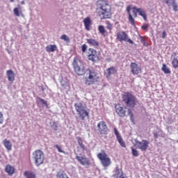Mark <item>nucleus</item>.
Segmentation results:
<instances>
[{"instance_id": "1", "label": "nucleus", "mask_w": 178, "mask_h": 178, "mask_svg": "<svg viewBox=\"0 0 178 178\" xmlns=\"http://www.w3.org/2000/svg\"><path fill=\"white\" fill-rule=\"evenodd\" d=\"M95 13L101 20L112 19V6L108 0H97Z\"/></svg>"}, {"instance_id": "2", "label": "nucleus", "mask_w": 178, "mask_h": 178, "mask_svg": "<svg viewBox=\"0 0 178 178\" xmlns=\"http://www.w3.org/2000/svg\"><path fill=\"white\" fill-rule=\"evenodd\" d=\"M122 102L128 108H131L132 109L137 105V98L130 92H125L122 95Z\"/></svg>"}, {"instance_id": "3", "label": "nucleus", "mask_w": 178, "mask_h": 178, "mask_svg": "<svg viewBox=\"0 0 178 178\" xmlns=\"http://www.w3.org/2000/svg\"><path fill=\"white\" fill-rule=\"evenodd\" d=\"M72 66L74 70L78 76H83L86 73V69L84 68V64L83 60L79 56H76L72 62Z\"/></svg>"}, {"instance_id": "4", "label": "nucleus", "mask_w": 178, "mask_h": 178, "mask_svg": "<svg viewBox=\"0 0 178 178\" xmlns=\"http://www.w3.org/2000/svg\"><path fill=\"white\" fill-rule=\"evenodd\" d=\"M88 76L85 79V84L86 86H92V84H97L99 82V76L98 72L94 70L88 69Z\"/></svg>"}, {"instance_id": "5", "label": "nucleus", "mask_w": 178, "mask_h": 178, "mask_svg": "<svg viewBox=\"0 0 178 178\" xmlns=\"http://www.w3.org/2000/svg\"><path fill=\"white\" fill-rule=\"evenodd\" d=\"M74 106L81 120H85L86 118H90V113L86 109L83 103H75Z\"/></svg>"}, {"instance_id": "6", "label": "nucleus", "mask_w": 178, "mask_h": 178, "mask_svg": "<svg viewBox=\"0 0 178 178\" xmlns=\"http://www.w3.org/2000/svg\"><path fill=\"white\" fill-rule=\"evenodd\" d=\"M98 159L100 161V163L103 168L106 169V168L111 166L112 161H111V158L108 156L105 150H102V152L98 153L97 155Z\"/></svg>"}, {"instance_id": "7", "label": "nucleus", "mask_w": 178, "mask_h": 178, "mask_svg": "<svg viewBox=\"0 0 178 178\" xmlns=\"http://www.w3.org/2000/svg\"><path fill=\"white\" fill-rule=\"evenodd\" d=\"M33 159L36 166H40L45 161V155L41 149H37L33 153Z\"/></svg>"}, {"instance_id": "8", "label": "nucleus", "mask_w": 178, "mask_h": 178, "mask_svg": "<svg viewBox=\"0 0 178 178\" xmlns=\"http://www.w3.org/2000/svg\"><path fill=\"white\" fill-rule=\"evenodd\" d=\"M116 40L117 41H119V42H123V41H124V42H129L131 45L134 44V42L129 38V35L126 33L124 31H121L117 33Z\"/></svg>"}, {"instance_id": "9", "label": "nucleus", "mask_w": 178, "mask_h": 178, "mask_svg": "<svg viewBox=\"0 0 178 178\" xmlns=\"http://www.w3.org/2000/svg\"><path fill=\"white\" fill-rule=\"evenodd\" d=\"M96 131H97V134H100L101 136H105L108 134L109 129H108L106 122H105V121L99 122L96 127Z\"/></svg>"}, {"instance_id": "10", "label": "nucleus", "mask_w": 178, "mask_h": 178, "mask_svg": "<svg viewBox=\"0 0 178 178\" xmlns=\"http://www.w3.org/2000/svg\"><path fill=\"white\" fill-rule=\"evenodd\" d=\"M88 59L94 63H95V62H98V60H99V55L98 54L97 50L92 48H89L88 52Z\"/></svg>"}, {"instance_id": "11", "label": "nucleus", "mask_w": 178, "mask_h": 178, "mask_svg": "<svg viewBox=\"0 0 178 178\" xmlns=\"http://www.w3.org/2000/svg\"><path fill=\"white\" fill-rule=\"evenodd\" d=\"M136 145L140 151H147L149 145V142L147 140H142V141L136 140Z\"/></svg>"}, {"instance_id": "12", "label": "nucleus", "mask_w": 178, "mask_h": 178, "mask_svg": "<svg viewBox=\"0 0 178 178\" xmlns=\"http://www.w3.org/2000/svg\"><path fill=\"white\" fill-rule=\"evenodd\" d=\"M133 13L134 17H137V13H138L139 16H141L143 18V20L147 21V13L143 8H138L136 6L132 8Z\"/></svg>"}, {"instance_id": "13", "label": "nucleus", "mask_w": 178, "mask_h": 178, "mask_svg": "<svg viewBox=\"0 0 178 178\" xmlns=\"http://www.w3.org/2000/svg\"><path fill=\"white\" fill-rule=\"evenodd\" d=\"M75 159H76V161H78L82 165V166H90V165H91L90 159L86 157V156H81V154H76L75 156Z\"/></svg>"}, {"instance_id": "14", "label": "nucleus", "mask_w": 178, "mask_h": 178, "mask_svg": "<svg viewBox=\"0 0 178 178\" xmlns=\"http://www.w3.org/2000/svg\"><path fill=\"white\" fill-rule=\"evenodd\" d=\"M130 68L131 72L132 73V74H134V76H137L140 74V73H141L142 72L141 67L138 66V64L136 63H131Z\"/></svg>"}, {"instance_id": "15", "label": "nucleus", "mask_w": 178, "mask_h": 178, "mask_svg": "<svg viewBox=\"0 0 178 178\" xmlns=\"http://www.w3.org/2000/svg\"><path fill=\"white\" fill-rule=\"evenodd\" d=\"M113 131L116 136L117 141H118L120 145L122 147V148H126V143L124 142V140H123V138H122V136L119 133V131H118V129L116 127H114Z\"/></svg>"}, {"instance_id": "16", "label": "nucleus", "mask_w": 178, "mask_h": 178, "mask_svg": "<svg viewBox=\"0 0 178 178\" xmlns=\"http://www.w3.org/2000/svg\"><path fill=\"white\" fill-rule=\"evenodd\" d=\"M167 6H172V9L175 12H178V5L176 3V0H163Z\"/></svg>"}, {"instance_id": "17", "label": "nucleus", "mask_w": 178, "mask_h": 178, "mask_svg": "<svg viewBox=\"0 0 178 178\" xmlns=\"http://www.w3.org/2000/svg\"><path fill=\"white\" fill-rule=\"evenodd\" d=\"M115 108L116 113L121 118H124V116H126V110L120 106V104H115Z\"/></svg>"}, {"instance_id": "18", "label": "nucleus", "mask_w": 178, "mask_h": 178, "mask_svg": "<svg viewBox=\"0 0 178 178\" xmlns=\"http://www.w3.org/2000/svg\"><path fill=\"white\" fill-rule=\"evenodd\" d=\"M116 73H118V70L115 67H110L104 72V76L106 79H109L112 74H116Z\"/></svg>"}, {"instance_id": "19", "label": "nucleus", "mask_w": 178, "mask_h": 178, "mask_svg": "<svg viewBox=\"0 0 178 178\" xmlns=\"http://www.w3.org/2000/svg\"><path fill=\"white\" fill-rule=\"evenodd\" d=\"M86 41L87 44H88L90 47H93V48H98L99 47V42H98L95 39L88 38L86 39Z\"/></svg>"}, {"instance_id": "20", "label": "nucleus", "mask_w": 178, "mask_h": 178, "mask_svg": "<svg viewBox=\"0 0 178 178\" xmlns=\"http://www.w3.org/2000/svg\"><path fill=\"white\" fill-rule=\"evenodd\" d=\"M177 53H173V55L171 56V58H173L171 62V65L174 69L178 68V58H176Z\"/></svg>"}, {"instance_id": "21", "label": "nucleus", "mask_w": 178, "mask_h": 178, "mask_svg": "<svg viewBox=\"0 0 178 178\" xmlns=\"http://www.w3.org/2000/svg\"><path fill=\"white\" fill-rule=\"evenodd\" d=\"M14 15L17 16V17L22 16V17H24L23 15V11L22 10V7L20 5H18L17 8H15L13 9Z\"/></svg>"}, {"instance_id": "22", "label": "nucleus", "mask_w": 178, "mask_h": 178, "mask_svg": "<svg viewBox=\"0 0 178 178\" xmlns=\"http://www.w3.org/2000/svg\"><path fill=\"white\" fill-rule=\"evenodd\" d=\"M83 24L85 26L86 30L90 31L91 30V19L90 17H86L83 19Z\"/></svg>"}, {"instance_id": "23", "label": "nucleus", "mask_w": 178, "mask_h": 178, "mask_svg": "<svg viewBox=\"0 0 178 178\" xmlns=\"http://www.w3.org/2000/svg\"><path fill=\"white\" fill-rule=\"evenodd\" d=\"M6 75L8 77V81H13L15 80V72H13V70H9L6 71Z\"/></svg>"}, {"instance_id": "24", "label": "nucleus", "mask_w": 178, "mask_h": 178, "mask_svg": "<svg viewBox=\"0 0 178 178\" xmlns=\"http://www.w3.org/2000/svg\"><path fill=\"white\" fill-rule=\"evenodd\" d=\"M5 172L8 173V176H12L15 173V168L10 165H7L5 168Z\"/></svg>"}, {"instance_id": "25", "label": "nucleus", "mask_w": 178, "mask_h": 178, "mask_svg": "<svg viewBox=\"0 0 178 178\" xmlns=\"http://www.w3.org/2000/svg\"><path fill=\"white\" fill-rule=\"evenodd\" d=\"M113 177L116 178H124V177L123 176V171L122 170V169L118 168H115V172Z\"/></svg>"}, {"instance_id": "26", "label": "nucleus", "mask_w": 178, "mask_h": 178, "mask_svg": "<svg viewBox=\"0 0 178 178\" xmlns=\"http://www.w3.org/2000/svg\"><path fill=\"white\" fill-rule=\"evenodd\" d=\"M3 144L8 151L12 150V143L10 142V140H8V139H5L3 141Z\"/></svg>"}, {"instance_id": "27", "label": "nucleus", "mask_w": 178, "mask_h": 178, "mask_svg": "<svg viewBox=\"0 0 178 178\" xmlns=\"http://www.w3.org/2000/svg\"><path fill=\"white\" fill-rule=\"evenodd\" d=\"M58 49L56 44H49L46 47L47 52H55Z\"/></svg>"}, {"instance_id": "28", "label": "nucleus", "mask_w": 178, "mask_h": 178, "mask_svg": "<svg viewBox=\"0 0 178 178\" xmlns=\"http://www.w3.org/2000/svg\"><path fill=\"white\" fill-rule=\"evenodd\" d=\"M76 140H77L78 144H79V147L81 148L82 151H86V149H87V148L86 147V145H84V143H83V139H81V137L77 136Z\"/></svg>"}, {"instance_id": "29", "label": "nucleus", "mask_w": 178, "mask_h": 178, "mask_svg": "<svg viewBox=\"0 0 178 178\" xmlns=\"http://www.w3.org/2000/svg\"><path fill=\"white\" fill-rule=\"evenodd\" d=\"M161 70L162 72H163V73H165V74H170L171 73L170 69L168 67V65H166V64H163Z\"/></svg>"}, {"instance_id": "30", "label": "nucleus", "mask_w": 178, "mask_h": 178, "mask_svg": "<svg viewBox=\"0 0 178 178\" xmlns=\"http://www.w3.org/2000/svg\"><path fill=\"white\" fill-rule=\"evenodd\" d=\"M24 175L26 178H35V175L30 171H25Z\"/></svg>"}, {"instance_id": "31", "label": "nucleus", "mask_w": 178, "mask_h": 178, "mask_svg": "<svg viewBox=\"0 0 178 178\" xmlns=\"http://www.w3.org/2000/svg\"><path fill=\"white\" fill-rule=\"evenodd\" d=\"M37 102L38 104H41V105H44V106H48V102L40 97H38Z\"/></svg>"}, {"instance_id": "32", "label": "nucleus", "mask_w": 178, "mask_h": 178, "mask_svg": "<svg viewBox=\"0 0 178 178\" xmlns=\"http://www.w3.org/2000/svg\"><path fill=\"white\" fill-rule=\"evenodd\" d=\"M98 31L100 33V34H105L106 33V30L105 29V27L102 25H99L97 28Z\"/></svg>"}, {"instance_id": "33", "label": "nucleus", "mask_w": 178, "mask_h": 178, "mask_svg": "<svg viewBox=\"0 0 178 178\" xmlns=\"http://www.w3.org/2000/svg\"><path fill=\"white\" fill-rule=\"evenodd\" d=\"M66 175L65 174V171H59L56 175V178H66Z\"/></svg>"}, {"instance_id": "34", "label": "nucleus", "mask_w": 178, "mask_h": 178, "mask_svg": "<svg viewBox=\"0 0 178 178\" xmlns=\"http://www.w3.org/2000/svg\"><path fill=\"white\" fill-rule=\"evenodd\" d=\"M60 40L65 41V42H70V38L67 35H63L60 36Z\"/></svg>"}, {"instance_id": "35", "label": "nucleus", "mask_w": 178, "mask_h": 178, "mask_svg": "<svg viewBox=\"0 0 178 178\" xmlns=\"http://www.w3.org/2000/svg\"><path fill=\"white\" fill-rule=\"evenodd\" d=\"M129 22L131 23V24L132 26H135L136 25V22H134V18H133V16L131 15V13H129Z\"/></svg>"}, {"instance_id": "36", "label": "nucleus", "mask_w": 178, "mask_h": 178, "mask_svg": "<svg viewBox=\"0 0 178 178\" xmlns=\"http://www.w3.org/2000/svg\"><path fill=\"white\" fill-rule=\"evenodd\" d=\"M128 115H129L131 122H134V115H133L131 110L128 109Z\"/></svg>"}, {"instance_id": "37", "label": "nucleus", "mask_w": 178, "mask_h": 178, "mask_svg": "<svg viewBox=\"0 0 178 178\" xmlns=\"http://www.w3.org/2000/svg\"><path fill=\"white\" fill-rule=\"evenodd\" d=\"M140 42L143 43V45H144V47H148V43H147V42L145 41V39H144V37L140 36Z\"/></svg>"}, {"instance_id": "38", "label": "nucleus", "mask_w": 178, "mask_h": 178, "mask_svg": "<svg viewBox=\"0 0 178 178\" xmlns=\"http://www.w3.org/2000/svg\"><path fill=\"white\" fill-rule=\"evenodd\" d=\"M54 148H56L58 152H60L61 154H65V152L62 149V147L59 146V145H55Z\"/></svg>"}, {"instance_id": "39", "label": "nucleus", "mask_w": 178, "mask_h": 178, "mask_svg": "<svg viewBox=\"0 0 178 178\" xmlns=\"http://www.w3.org/2000/svg\"><path fill=\"white\" fill-rule=\"evenodd\" d=\"M131 152H132V155L134 156H138V151H137V149H134V147H131Z\"/></svg>"}, {"instance_id": "40", "label": "nucleus", "mask_w": 178, "mask_h": 178, "mask_svg": "<svg viewBox=\"0 0 178 178\" xmlns=\"http://www.w3.org/2000/svg\"><path fill=\"white\" fill-rule=\"evenodd\" d=\"M106 29H108V30H111L112 29L113 25L111 23V22L106 21Z\"/></svg>"}, {"instance_id": "41", "label": "nucleus", "mask_w": 178, "mask_h": 178, "mask_svg": "<svg viewBox=\"0 0 178 178\" xmlns=\"http://www.w3.org/2000/svg\"><path fill=\"white\" fill-rule=\"evenodd\" d=\"M148 27H149V24H146L145 25H143L141 26L142 30H144L145 31H148Z\"/></svg>"}, {"instance_id": "42", "label": "nucleus", "mask_w": 178, "mask_h": 178, "mask_svg": "<svg viewBox=\"0 0 178 178\" xmlns=\"http://www.w3.org/2000/svg\"><path fill=\"white\" fill-rule=\"evenodd\" d=\"M81 51L82 52H86V51H87V44H83L82 46H81Z\"/></svg>"}, {"instance_id": "43", "label": "nucleus", "mask_w": 178, "mask_h": 178, "mask_svg": "<svg viewBox=\"0 0 178 178\" xmlns=\"http://www.w3.org/2000/svg\"><path fill=\"white\" fill-rule=\"evenodd\" d=\"M3 123V115L2 113H0V124H2Z\"/></svg>"}, {"instance_id": "44", "label": "nucleus", "mask_w": 178, "mask_h": 178, "mask_svg": "<svg viewBox=\"0 0 178 178\" xmlns=\"http://www.w3.org/2000/svg\"><path fill=\"white\" fill-rule=\"evenodd\" d=\"M131 10V6H128L127 7V13L129 14V15H130V10Z\"/></svg>"}, {"instance_id": "45", "label": "nucleus", "mask_w": 178, "mask_h": 178, "mask_svg": "<svg viewBox=\"0 0 178 178\" xmlns=\"http://www.w3.org/2000/svg\"><path fill=\"white\" fill-rule=\"evenodd\" d=\"M162 38H166V31H165L162 33Z\"/></svg>"}, {"instance_id": "46", "label": "nucleus", "mask_w": 178, "mask_h": 178, "mask_svg": "<svg viewBox=\"0 0 178 178\" xmlns=\"http://www.w3.org/2000/svg\"><path fill=\"white\" fill-rule=\"evenodd\" d=\"M153 136H154V138L155 139L158 138V133H154Z\"/></svg>"}, {"instance_id": "47", "label": "nucleus", "mask_w": 178, "mask_h": 178, "mask_svg": "<svg viewBox=\"0 0 178 178\" xmlns=\"http://www.w3.org/2000/svg\"><path fill=\"white\" fill-rule=\"evenodd\" d=\"M42 91H45V88H44V86H42Z\"/></svg>"}, {"instance_id": "48", "label": "nucleus", "mask_w": 178, "mask_h": 178, "mask_svg": "<svg viewBox=\"0 0 178 178\" xmlns=\"http://www.w3.org/2000/svg\"><path fill=\"white\" fill-rule=\"evenodd\" d=\"M21 3H22V5H24V1H22Z\"/></svg>"}, {"instance_id": "49", "label": "nucleus", "mask_w": 178, "mask_h": 178, "mask_svg": "<svg viewBox=\"0 0 178 178\" xmlns=\"http://www.w3.org/2000/svg\"><path fill=\"white\" fill-rule=\"evenodd\" d=\"M55 130H58V125H56V129Z\"/></svg>"}, {"instance_id": "50", "label": "nucleus", "mask_w": 178, "mask_h": 178, "mask_svg": "<svg viewBox=\"0 0 178 178\" xmlns=\"http://www.w3.org/2000/svg\"><path fill=\"white\" fill-rule=\"evenodd\" d=\"M10 2H15V0H10Z\"/></svg>"}]
</instances>
